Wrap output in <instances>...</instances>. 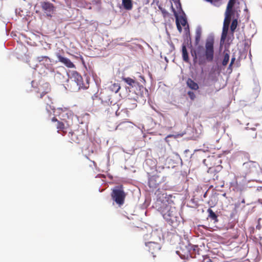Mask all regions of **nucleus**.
<instances>
[{
    "label": "nucleus",
    "mask_w": 262,
    "mask_h": 262,
    "mask_svg": "<svg viewBox=\"0 0 262 262\" xmlns=\"http://www.w3.org/2000/svg\"><path fill=\"white\" fill-rule=\"evenodd\" d=\"M157 196V202L160 206L159 209L163 217L167 221H172L175 217V208L169 205V197L166 193L158 189L156 192Z\"/></svg>",
    "instance_id": "obj_1"
},
{
    "label": "nucleus",
    "mask_w": 262,
    "mask_h": 262,
    "mask_svg": "<svg viewBox=\"0 0 262 262\" xmlns=\"http://www.w3.org/2000/svg\"><path fill=\"white\" fill-rule=\"evenodd\" d=\"M70 79L69 82L72 91H77L82 89H86L89 88V82L86 81L84 83L82 76L77 71L72 72Z\"/></svg>",
    "instance_id": "obj_2"
},
{
    "label": "nucleus",
    "mask_w": 262,
    "mask_h": 262,
    "mask_svg": "<svg viewBox=\"0 0 262 262\" xmlns=\"http://www.w3.org/2000/svg\"><path fill=\"white\" fill-rule=\"evenodd\" d=\"M113 200L119 206H122L125 202L126 193L122 185L116 186L112 189L111 194Z\"/></svg>",
    "instance_id": "obj_3"
},
{
    "label": "nucleus",
    "mask_w": 262,
    "mask_h": 262,
    "mask_svg": "<svg viewBox=\"0 0 262 262\" xmlns=\"http://www.w3.org/2000/svg\"><path fill=\"white\" fill-rule=\"evenodd\" d=\"M157 235L156 232L152 233L151 234V239L145 243V245L148 247V251L151 253L153 257L155 258L156 256V254L159 252L161 248V246L160 243L161 242V238L160 236H157L156 239H154V237Z\"/></svg>",
    "instance_id": "obj_4"
},
{
    "label": "nucleus",
    "mask_w": 262,
    "mask_h": 262,
    "mask_svg": "<svg viewBox=\"0 0 262 262\" xmlns=\"http://www.w3.org/2000/svg\"><path fill=\"white\" fill-rule=\"evenodd\" d=\"M60 111L59 113V116L60 119L64 121L67 125V127H70L73 124V112L68 107L58 108Z\"/></svg>",
    "instance_id": "obj_5"
},
{
    "label": "nucleus",
    "mask_w": 262,
    "mask_h": 262,
    "mask_svg": "<svg viewBox=\"0 0 262 262\" xmlns=\"http://www.w3.org/2000/svg\"><path fill=\"white\" fill-rule=\"evenodd\" d=\"M214 41L212 39L207 40L205 43V51L204 56L207 61L210 62L214 57Z\"/></svg>",
    "instance_id": "obj_6"
},
{
    "label": "nucleus",
    "mask_w": 262,
    "mask_h": 262,
    "mask_svg": "<svg viewBox=\"0 0 262 262\" xmlns=\"http://www.w3.org/2000/svg\"><path fill=\"white\" fill-rule=\"evenodd\" d=\"M51 91V88L48 83H45L38 86L36 91V97L39 99H42Z\"/></svg>",
    "instance_id": "obj_7"
},
{
    "label": "nucleus",
    "mask_w": 262,
    "mask_h": 262,
    "mask_svg": "<svg viewBox=\"0 0 262 262\" xmlns=\"http://www.w3.org/2000/svg\"><path fill=\"white\" fill-rule=\"evenodd\" d=\"M186 248V250H183V253L181 254L183 255L184 258H188L189 256L192 257L193 254H199V248L197 245H189Z\"/></svg>",
    "instance_id": "obj_8"
},
{
    "label": "nucleus",
    "mask_w": 262,
    "mask_h": 262,
    "mask_svg": "<svg viewBox=\"0 0 262 262\" xmlns=\"http://www.w3.org/2000/svg\"><path fill=\"white\" fill-rule=\"evenodd\" d=\"M42 10L46 14L47 16L51 17L54 11L53 5L50 2H42L41 4Z\"/></svg>",
    "instance_id": "obj_9"
},
{
    "label": "nucleus",
    "mask_w": 262,
    "mask_h": 262,
    "mask_svg": "<svg viewBox=\"0 0 262 262\" xmlns=\"http://www.w3.org/2000/svg\"><path fill=\"white\" fill-rule=\"evenodd\" d=\"M58 61L68 68H75V64L69 59L63 57L59 53H56Z\"/></svg>",
    "instance_id": "obj_10"
},
{
    "label": "nucleus",
    "mask_w": 262,
    "mask_h": 262,
    "mask_svg": "<svg viewBox=\"0 0 262 262\" xmlns=\"http://www.w3.org/2000/svg\"><path fill=\"white\" fill-rule=\"evenodd\" d=\"M52 122H56V128L58 130V132L59 130H61L63 132L62 135H64L66 133V132L64 131V129H66L68 127H67V125L65 123V122L61 120V121H60L57 120V119L54 117L51 119Z\"/></svg>",
    "instance_id": "obj_11"
},
{
    "label": "nucleus",
    "mask_w": 262,
    "mask_h": 262,
    "mask_svg": "<svg viewBox=\"0 0 262 262\" xmlns=\"http://www.w3.org/2000/svg\"><path fill=\"white\" fill-rule=\"evenodd\" d=\"M161 183V180L158 176H152L148 180V185L150 188H156Z\"/></svg>",
    "instance_id": "obj_12"
},
{
    "label": "nucleus",
    "mask_w": 262,
    "mask_h": 262,
    "mask_svg": "<svg viewBox=\"0 0 262 262\" xmlns=\"http://www.w3.org/2000/svg\"><path fill=\"white\" fill-rule=\"evenodd\" d=\"M78 132H70L68 134V136L70 139L71 143H79L82 139V135L78 136L77 134Z\"/></svg>",
    "instance_id": "obj_13"
},
{
    "label": "nucleus",
    "mask_w": 262,
    "mask_h": 262,
    "mask_svg": "<svg viewBox=\"0 0 262 262\" xmlns=\"http://www.w3.org/2000/svg\"><path fill=\"white\" fill-rule=\"evenodd\" d=\"M230 23V20L224 19L223 31L221 36L222 40H225L227 37Z\"/></svg>",
    "instance_id": "obj_14"
},
{
    "label": "nucleus",
    "mask_w": 262,
    "mask_h": 262,
    "mask_svg": "<svg viewBox=\"0 0 262 262\" xmlns=\"http://www.w3.org/2000/svg\"><path fill=\"white\" fill-rule=\"evenodd\" d=\"M122 79L128 85H129L131 88L139 86V83L138 82L136 81L134 79L130 78V77H122Z\"/></svg>",
    "instance_id": "obj_15"
},
{
    "label": "nucleus",
    "mask_w": 262,
    "mask_h": 262,
    "mask_svg": "<svg viewBox=\"0 0 262 262\" xmlns=\"http://www.w3.org/2000/svg\"><path fill=\"white\" fill-rule=\"evenodd\" d=\"M187 86L192 90H198L199 88L198 84L191 78H188L186 81Z\"/></svg>",
    "instance_id": "obj_16"
},
{
    "label": "nucleus",
    "mask_w": 262,
    "mask_h": 262,
    "mask_svg": "<svg viewBox=\"0 0 262 262\" xmlns=\"http://www.w3.org/2000/svg\"><path fill=\"white\" fill-rule=\"evenodd\" d=\"M207 172L212 176L213 180H215L218 179L219 176L217 174V172L215 168H209L207 170Z\"/></svg>",
    "instance_id": "obj_17"
},
{
    "label": "nucleus",
    "mask_w": 262,
    "mask_h": 262,
    "mask_svg": "<svg viewBox=\"0 0 262 262\" xmlns=\"http://www.w3.org/2000/svg\"><path fill=\"white\" fill-rule=\"evenodd\" d=\"M42 99L43 103L47 105L46 109L47 111H49L48 106H49L50 108L52 109L51 106V104L52 103V97H51L49 95H47Z\"/></svg>",
    "instance_id": "obj_18"
},
{
    "label": "nucleus",
    "mask_w": 262,
    "mask_h": 262,
    "mask_svg": "<svg viewBox=\"0 0 262 262\" xmlns=\"http://www.w3.org/2000/svg\"><path fill=\"white\" fill-rule=\"evenodd\" d=\"M182 57L183 59L185 62H188L189 61V57H188V54L187 51L186 47L184 44H183L182 45Z\"/></svg>",
    "instance_id": "obj_19"
},
{
    "label": "nucleus",
    "mask_w": 262,
    "mask_h": 262,
    "mask_svg": "<svg viewBox=\"0 0 262 262\" xmlns=\"http://www.w3.org/2000/svg\"><path fill=\"white\" fill-rule=\"evenodd\" d=\"M122 5L125 9L130 10L133 8V4L131 0H122Z\"/></svg>",
    "instance_id": "obj_20"
},
{
    "label": "nucleus",
    "mask_w": 262,
    "mask_h": 262,
    "mask_svg": "<svg viewBox=\"0 0 262 262\" xmlns=\"http://www.w3.org/2000/svg\"><path fill=\"white\" fill-rule=\"evenodd\" d=\"M233 14L234 11L232 8L226 7L225 19L231 21V16Z\"/></svg>",
    "instance_id": "obj_21"
},
{
    "label": "nucleus",
    "mask_w": 262,
    "mask_h": 262,
    "mask_svg": "<svg viewBox=\"0 0 262 262\" xmlns=\"http://www.w3.org/2000/svg\"><path fill=\"white\" fill-rule=\"evenodd\" d=\"M207 212L208 213V217L214 222H217V216L211 208L208 209Z\"/></svg>",
    "instance_id": "obj_22"
},
{
    "label": "nucleus",
    "mask_w": 262,
    "mask_h": 262,
    "mask_svg": "<svg viewBox=\"0 0 262 262\" xmlns=\"http://www.w3.org/2000/svg\"><path fill=\"white\" fill-rule=\"evenodd\" d=\"M110 90L112 92L115 93H117L120 90L121 87L119 83H114L112 84L110 86Z\"/></svg>",
    "instance_id": "obj_23"
},
{
    "label": "nucleus",
    "mask_w": 262,
    "mask_h": 262,
    "mask_svg": "<svg viewBox=\"0 0 262 262\" xmlns=\"http://www.w3.org/2000/svg\"><path fill=\"white\" fill-rule=\"evenodd\" d=\"M216 203H217V200H216V198L215 196H211L208 202V204L209 205V206L210 207L209 208H211L214 207V206H215Z\"/></svg>",
    "instance_id": "obj_24"
},
{
    "label": "nucleus",
    "mask_w": 262,
    "mask_h": 262,
    "mask_svg": "<svg viewBox=\"0 0 262 262\" xmlns=\"http://www.w3.org/2000/svg\"><path fill=\"white\" fill-rule=\"evenodd\" d=\"M36 60L39 62H41L43 61H45V62H51V59L49 57L46 56L37 57L36 58Z\"/></svg>",
    "instance_id": "obj_25"
},
{
    "label": "nucleus",
    "mask_w": 262,
    "mask_h": 262,
    "mask_svg": "<svg viewBox=\"0 0 262 262\" xmlns=\"http://www.w3.org/2000/svg\"><path fill=\"white\" fill-rule=\"evenodd\" d=\"M229 54L228 53H224V58L222 61V64L224 66H226L229 60Z\"/></svg>",
    "instance_id": "obj_26"
},
{
    "label": "nucleus",
    "mask_w": 262,
    "mask_h": 262,
    "mask_svg": "<svg viewBox=\"0 0 262 262\" xmlns=\"http://www.w3.org/2000/svg\"><path fill=\"white\" fill-rule=\"evenodd\" d=\"M237 26V19H234L232 20L231 26L230 30L231 32L233 33L234 32Z\"/></svg>",
    "instance_id": "obj_27"
},
{
    "label": "nucleus",
    "mask_w": 262,
    "mask_h": 262,
    "mask_svg": "<svg viewBox=\"0 0 262 262\" xmlns=\"http://www.w3.org/2000/svg\"><path fill=\"white\" fill-rule=\"evenodd\" d=\"M191 54L193 58V61L194 62L196 61V59L198 58V55L199 57H200L199 52H198V54H197L196 51L195 50H191Z\"/></svg>",
    "instance_id": "obj_28"
},
{
    "label": "nucleus",
    "mask_w": 262,
    "mask_h": 262,
    "mask_svg": "<svg viewBox=\"0 0 262 262\" xmlns=\"http://www.w3.org/2000/svg\"><path fill=\"white\" fill-rule=\"evenodd\" d=\"M236 0H229L228 3L227 7L233 9V8L236 3Z\"/></svg>",
    "instance_id": "obj_29"
},
{
    "label": "nucleus",
    "mask_w": 262,
    "mask_h": 262,
    "mask_svg": "<svg viewBox=\"0 0 262 262\" xmlns=\"http://www.w3.org/2000/svg\"><path fill=\"white\" fill-rule=\"evenodd\" d=\"M184 135V133L178 134L176 135H169L166 137V139L168 138L173 137L174 138H177L178 137H181Z\"/></svg>",
    "instance_id": "obj_30"
},
{
    "label": "nucleus",
    "mask_w": 262,
    "mask_h": 262,
    "mask_svg": "<svg viewBox=\"0 0 262 262\" xmlns=\"http://www.w3.org/2000/svg\"><path fill=\"white\" fill-rule=\"evenodd\" d=\"M176 25H177V28L178 31L180 32H181L182 31V28L181 26L180 23L179 22V18L177 16V18H176Z\"/></svg>",
    "instance_id": "obj_31"
},
{
    "label": "nucleus",
    "mask_w": 262,
    "mask_h": 262,
    "mask_svg": "<svg viewBox=\"0 0 262 262\" xmlns=\"http://www.w3.org/2000/svg\"><path fill=\"white\" fill-rule=\"evenodd\" d=\"M179 19L180 23H181L183 26L184 27L186 26L187 24V20L186 18H184L183 17H181L179 18Z\"/></svg>",
    "instance_id": "obj_32"
},
{
    "label": "nucleus",
    "mask_w": 262,
    "mask_h": 262,
    "mask_svg": "<svg viewBox=\"0 0 262 262\" xmlns=\"http://www.w3.org/2000/svg\"><path fill=\"white\" fill-rule=\"evenodd\" d=\"M188 95L191 100H193L195 98V94L192 91H188L187 93Z\"/></svg>",
    "instance_id": "obj_33"
},
{
    "label": "nucleus",
    "mask_w": 262,
    "mask_h": 262,
    "mask_svg": "<svg viewBox=\"0 0 262 262\" xmlns=\"http://www.w3.org/2000/svg\"><path fill=\"white\" fill-rule=\"evenodd\" d=\"M200 38H201V32L200 31H198L196 32V34L195 35V41H196V43H198L199 42Z\"/></svg>",
    "instance_id": "obj_34"
},
{
    "label": "nucleus",
    "mask_w": 262,
    "mask_h": 262,
    "mask_svg": "<svg viewBox=\"0 0 262 262\" xmlns=\"http://www.w3.org/2000/svg\"><path fill=\"white\" fill-rule=\"evenodd\" d=\"M159 9L161 10L162 13L164 17H166V16L168 15V13L167 12V11L165 9L162 8L161 7H159Z\"/></svg>",
    "instance_id": "obj_35"
},
{
    "label": "nucleus",
    "mask_w": 262,
    "mask_h": 262,
    "mask_svg": "<svg viewBox=\"0 0 262 262\" xmlns=\"http://www.w3.org/2000/svg\"><path fill=\"white\" fill-rule=\"evenodd\" d=\"M124 124H125V122H122V123H120L117 126V127H116V130L124 128Z\"/></svg>",
    "instance_id": "obj_36"
},
{
    "label": "nucleus",
    "mask_w": 262,
    "mask_h": 262,
    "mask_svg": "<svg viewBox=\"0 0 262 262\" xmlns=\"http://www.w3.org/2000/svg\"><path fill=\"white\" fill-rule=\"evenodd\" d=\"M254 162L250 161V162L244 163L243 165L246 168L250 167L251 164H253Z\"/></svg>",
    "instance_id": "obj_37"
},
{
    "label": "nucleus",
    "mask_w": 262,
    "mask_h": 262,
    "mask_svg": "<svg viewBox=\"0 0 262 262\" xmlns=\"http://www.w3.org/2000/svg\"><path fill=\"white\" fill-rule=\"evenodd\" d=\"M136 106H137L136 103H133L132 104L131 106H128L127 108L132 110V109H134Z\"/></svg>",
    "instance_id": "obj_38"
},
{
    "label": "nucleus",
    "mask_w": 262,
    "mask_h": 262,
    "mask_svg": "<svg viewBox=\"0 0 262 262\" xmlns=\"http://www.w3.org/2000/svg\"><path fill=\"white\" fill-rule=\"evenodd\" d=\"M235 57H232V58L231 62H230V63L229 64V68H230L232 66V64L234 63V62L235 61Z\"/></svg>",
    "instance_id": "obj_39"
},
{
    "label": "nucleus",
    "mask_w": 262,
    "mask_h": 262,
    "mask_svg": "<svg viewBox=\"0 0 262 262\" xmlns=\"http://www.w3.org/2000/svg\"><path fill=\"white\" fill-rule=\"evenodd\" d=\"M140 78L142 79V83L144 84L145 83V80L144 79V77L141 76Z\"/></svg>",
    "instance_id": "obj_40"
},
{
    "label": "nucleus",
    "mask_w": 262,
    "mask_h": 262,
    "mask_svg": "<svg viewBox=\"0 0 262 262\" xmlns=\"http://www.w3.org/2000/svg\"><path fill=\"white\" fill-rule=\"evenodd\" d=\"M206 1L210 3H213V0H206Z\"/></svg>",
    "instance_id": "obj_41"
},
{
    "label": "nucleus",
    "mask_w": 262,
    "mask_h": 262,
    "mask_svg": "<svg viewBox=\"0 0 262 262\" xmlns=\"http://www.w3.org/2000/svg\"><path fill=\"white\" fill-rule=\"evenodd\" d=\"M242 203H245V201L244 199H243L242 201Z\"/></svg>",
    "instance_id": "obj_42"
},
{
    "label": "nucleus",
    "mask_w": 262,
    "mask_h": 262,
    "mask_svg": "<svg viewBox=\"0 0 262 262\" xmlns=\"http://www.w3.org/2000/svg\"><path fill=\"white\" fill-rule=\"evenodd\" d=\"M130 101V100H129V101H128L127 102V104L128 105L129 104V101Z\"/></svg>",
    "instance_id": "obj_43"
},
{
    "label": "nucleus",
    "mask_w": 262,
    "mask_h": 262,
    "mask_svg": "<svg viewBox=\"0 0 262 262\" xmlns=\"http://www.w3.org/2000/svg\"><path fill=\"white\" fill-rule=\"evenodd\" d=\"M208 262H212V261H211V259H209Z\"/></svg>",
    "instance_id": "obj_44"
}]
</instances>
